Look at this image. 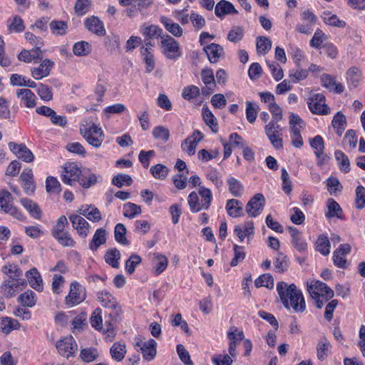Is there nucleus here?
Returning <instances> with one entry per match:
<instances>
[{
  "instance_id": "nucleus-13",
  "label": "nucleus",
  "mask_w": 365,
  "mask_h": 365,
  "mask_svg": "<svg viewBox=\"0 0 365 365\" xmlns=\"http://www.w3.org/2000/svg\"><path fill=\"white\" fill-rule=\"evenodd\" d=\"M81 171L74 163H69L63 168L61 174V180L68 185H72L73 182H78L81 175Z\"/></svg>"
},
{
  "instance_id": "nucleus-27",
  "label": "nucleus",
  "mask_w": 365,
  "mask_h": 365,
  "mask_svg": "<svg viewBox=\"0 0 365 365\" xmlns=\"http://www.w3.org/2000/svg\"><path fill=\"white\" fill-rule=\"evenodd\" d=\"M53 237L56 240L59 245L64 247H73L76 242L71 235L66 230L52 233Z\"/></svg>"
},
{
  "instance_id": "nucleus-3",
  "label": "nucleus",
  "mask_w": 365,
  "mask_h": 365,
  "mask_svg": "<svg viewBox=\"0 0 365 365\" xmlns=\"http://www.w3.org/2000/svg\"><path fill=\"white\" fill-rule=\"evenodd\" d=\"M80 131L90 145L95 148L101 145L104 138L103 132L95 123L83 125L81 127Z\"/></svg>"
},
{
  "instance_id": "nucleus-16",
  "label": "nucleus",
  "mask_w": 365,
  "mask_h": 365,
  "mask_svg": "<svg viewBox=\"0 0 365 365\" xmlns=\"http://www.w3.org/2000/svg\"><path fill=\"white\" fill-rule=\"evenodd\" d=\"M202 80L205 85V88L202 89L204 96H208L212 93L216 86L213 71L210 68L202 69L201 71Z\"/></svg>"
},
{
  "instance_id": "nucleus-55",
  "label": "nucleus",
  "mask_w": 365,
  "mask_h": 365,
  "mask_svg": "<svg viewBox=\"0 0 365 365\" xmlns=\"http://www.w3.org/2000/svg\"><path fill=\"white\" fill-rule=\"evenodd\" d=\"M200 88L196 86H187L182 89V96L187 101H192L200 95Z\"/></svg>"
},
{
  "instance_id": "nucleus-64",
  "label": "nucleus",
  "mask_w": 365,
  "mask_h": 365,
  "mask_svg": "<svg viewBox=\"0 0 365 365\" xmlns=\"http://www.w3.org/2000/svg\"><path fill=\"white\" fill-rule=\"evenodd\" d=\"M330 241L324 235H320L315 242L316 251H330Z\"/></svg>"
},
{
  "instance_id": "nucleus-35",
  "label": "nucleus",
  "mask_w": 365,
  "mask_h": 365,
  "mask_svg": "<svg viewBox=\"0 0 365 365\" xmlns=\"http://www.w3.org/2000/svg\"><path fill=\"white\" fill-rule=\"evenodd\" d=\"M244 334L242 331H240L237 334L233 332L229 334L230 343L228 351L230 354L229 356H231V358H235L237 356V341L242 340Z\"/></svg>"
},
{
  "instance_id": "nucleus-53",
  "label": "nucleus",
  "mask_w": 365,
  "mask_h": 365,
  "mask_svg": "<svg viewBox=\"0 0 365 365\" xmlns=\"http://www.w3.org/2000/svg\"><path fill=\"white\" fill-rule=\"evenodd\" d=\"M19 300L24 306L33 307L36 302V294L31 290H27L19 296Z\"/></svg>"
},
{
  "instance_id": "nucleus-18",
  "label": "nucleus",
  "mask_w": 365,
  "mask_h": 365,
  "mask_svg": "<svg viewBox=\"0 0 365 365\" xmlns=\"http://www.w3.org/2000/svg\"><path fill=\"white\" fill-rule=\"evenodd\" d=\"M53 66V61L49 59H44L38 67L31 69V75L36 80L42 79L50 74Z\"/></svg>"
},
{
  "instance_id": "nucleus-32",
  "label": "nucleus",
  "mask_w": 365,
  "mask_h": 365,
  "mask_svg": "<svg viewBox=\"0 0 365 365\" xmlns=\"http://www.w3.org/2000/svg\"><path fill=\"white\" fill-rule=\"evenodd\" d=\"M20 202L33 217L36 219L41 218V209L35 202L28 198H22L21 199Z\"/></svg>"
},
{
  "instance_id": "nucleus-34",
  "label": "nucleus",
  "mask_w": 365,
  "mask_h": 365,
  "mask_svg": "<svg viewBox=\"0 0 365 365\" xmlns=\"http://www.w3.org/2000/svg\"><path fill=\"white\" fill-rule=\"evenodd\" d=\"M331 12L325 11L322 15L323 21L329 26H335L337 28H344L346 25L344 21H341L336 14L331 15Z\"/></svg>"
},
{
  "instance_id": "nucleus-14",
  "label": "nucleus",
  "mask_w": 365,
  "mask_h": 365,
  "mask_svg": "<svg viewBox=\"0 0 365 365\" xmlns=\"http://www.w3.org/2000/svg\"><path fill=\"white\" fill-rule=\"evenodd\" d=\"M72 227L75 229L80 237L85 238L88 232L90 225L88 222L78 215H71L69 216Z\"/></svg>"
},
{
  "instance_id": "nucleus-22",
  "label": "nucleus",
  "mask_w": 365,
  "mask_h": 365,
  "mask_svg": "<svg viewBox=\"0 0 365 365\" xmlns=\"http://www.w3.org/2000/svg\"><path fill=\"white\" fill-rule=\"evenodd\" d=\"M203 50L207 53L210 63H217L220 56L224 53L223 48L217 43H212L206 46H204Z\"/></svg>"
},
{
  "instance_id": "nucleus-62",
  "label": "nucleus",
  "mask_w": 365,
  "mask_h": 365,
  "mask_svg": "<svg viewBox=\"0 0 365 365\" xmlns=\"http://www.w3.org/2000/svg\"><path fill=\"white\" fill-rule=\"evenodd\" d=\"M275 267L279 272H284L289 267V259L284 252H279L275 262Z\"/></svg>"
},
{
  "instance_id": "nucleus-39",
  "label": "nucleus",
  "mask_w": 365,
  "mask_h": 365,
  "mask_svg": "<svg viewBox=\"0 0 365 365\" xmlns=\"http://www.w3.org/2000/svg\"><path fill=\"white\" fill-rule=\"evenodd\" d=\"M114 235L115 240L123 245H128L130 244L128 240L126 238V228L122 223H118L115 225L114 230Z\"/></svg>"
},
{
  "instance_id": "nucleus-30",
  "label": "nucleus",
  "mask_w": 365,
  "mask_h": 365,
  "mask_svg": "<svg viewBox=\"0 0 365 365\" xmlns=\"http://www.w3.org/2000/svg\"><path fill=\"white\" fill-rule=\"evenodd\" d=\"M107 239V232L103 228L98 229L89 244V249L91 250H97L101 245L106 243Z\"/></svg>"
},
{
  "instance_id": "nucleus-50",
  "label": "nucleus",
  "mask_w": 365,
  "mask_h": 365,
  "mask_svg": "<svg viewBox=\"0 0 365 365\" xmlns=\"http://www.w3.org/2000/svg\"><path fill=\"white\" fill-rule=\"evenodd\" d=\"M201 141V137L197 140H192L191 138H187L181 143V148L183 151L186 152L189 155H193L197 143Z\"/></svg>"
},
{
  "instance_id": "nucleus-40",
  "label": "nucleus",
  "mask_w": 365,
  "mask_h": 365,
  "mask_svg": "<svg viewBox=\"0 0 365 365\" xmlns=\"http://www.w3.org/2000/svg\"><path fill=\"white\" fill-rule=\"evenodd\" d=\"M141 207L133 202H127L123 205V215L125 217L133 219L141 213Z\"/></svg>"
},
{
  "instance_id": "nucleus-10",
  "label": "nucleus",
  "mask_w": 365,
  "mask_h": 365,
  "mask_svg": "<svg viewBox=\"0 0 365 365\" xmlns=\"http://www.w3.org/2000/svg\"><path fill=\"white\" fill-rule=\"evenodd\" d=\"M56 349L61 356L68 358L76 352L77 344L73 336H69L57 341Z\"/></svg>"
},
{
  "instance_id": "nucleus-11",
  "label": "nucleus",
  "mask_w": 365,
  "mask_h": 365,
  "mask_svg": "<svg viewBox=\"0 0 365 365\" xmlns=\"http://www.w3.org/2000/svg\"><path fill=\"white\" fill-rule=\"evenodd\" d=\"M265 203V199L262 194H255L247 202L246 205V212L249 216L255 217L258 216L263 210Z\"/></svg>"
},
{
  "instance_id": "nucleus-60",
  "label": "nucleus",
  "mask_w": 365,
  "mask_h": 365,
  "mask_svg": "<svg viewBox=\"0 0 365 365\" xmlns=\"http://www.w3.org/2000/svg\"><path fill=\"white\" fill-rule=\"evenodd\" d=\"M102 311L100 308H97L93 312L90 322L93 328L96 330H101L103 328V319L101 317Z\"/></svg>"
},
{
  "instance_id": "nucleus-7",
  "label": "nucleus",
  "mask_w": 365,
  "mask_h": 365,
  "mask_svg": "<svg viewBox=\"0 0 365 365\" xmlns=\"http://www.w3.org/2000/svg\"><path fill=\"white\" fill-rule=\"evenodd\" d=\"M13 197L11 194L6 190L0 192V211L9 214L17 220H22L24 216L22 213L13 205Z\"/></svg>"
},
{
  "instance_id": "nucleus-17",
  "label": "nucleus",
  "mask_w": 365,
  "mask_h": 365,
  "mask_svg": "<svg viewBox=\"0 0 365 365\" xmlns=\"http://www.w3.org/2000/svg\"><path fill=\"white\" fill-rule=\"evenodd\" d=\"M136 346L140 348L143 357L146 360L150 361L155 356L157 343L154 339H150L147 341L139 340L136 342Z\"/></svg>"
},
{
  "instance_id": "nucleus-47",
  "label": "nucleus",
  "mask_w": 365,
  "mask_h": 365,
  "mask_svg": "<svg viewBox=\"0 0 365 365\" xmlns=\"http://www.w3.org/2000/svg\"><path fill=\"white\" fill-rule=\"evenodd\" d=\"M49 26L52 34L55 35H64L68 29L67 23L64 21H52Z\"/></svg>"
},
{
  "instance_id": "nucleus-57",
  "label": "nucleus",
  "mask_w": 365,
  "mask_h": 365,
  "mask_svg": "<svg viewBox=\"0 0 365 365\" xmlns=\"http://www.w3.org/2000/svg\"><path fill=\"white\" fill-rule=\"evenodd\" d=\"M2 272L8 275L9 279H11L12 278H21L23 275L22 271L15 264L4 266Z\"/></svg>"
},
{
  "instance_id": "nucleus-56",
  "label": "nucleus",
  "mask_w": 365,
  "mask_h": 365,
  "mask_svg": "<svg viewBox=\"0 0 365 365\" xmlns=\"http://www.w3.org/2000/svg\"><path fill=\"white\" fill-rule=\"evenodd\" d=\"M335 158L339 162L340 168L344 173L350 171V163L348 157L341 150L335 151Z\"/></svg>"
},
{
  "instance_id": "nucleus-33",
  "label": "nucleus",
  "mask_w": 365,
  "mask_h": 365,
  "mask_svg": "<svg viewBox=\"0 0 365 365\" xmlns=\"http://www.w3.org/2000/svg\"><path fill=\"white\" fill-rule=\"evenodd\" d=\"M328 212L326 214L327 217H337L343 219V211L339 204L334 199L329 198L327 201Z\"/></svg>"
},
{
  "instance_id": "nucleus-29",
  "label": "nucleus",
  "mask_w": 365,
  "mask_h": 365,
  "mask_svg": "<svg viewBox=\"0 0 365 365\" xmlns=\"http://www.w3.org/2000/svg\"><path fill=\"white\" fill-rule=\"evenodd\" d=\"M160 22L163 24L165 29L175 37H180L182 35V29L177 24L174 23L170 19L166 16L160 17Z\"/></svg>"
},
{
  "instance_id": "nucleus-2",
  "label": "nucleus",
  "mask_w": 365,
  "mask_h": 365,
  "mask_svg": "<svg viewBox=\"0 0 365 365\" xmlns=\"http://www.w3.org/2000/svg\"><path fill=\"white\" fill-rule=\"evenodd\" d=\"M307 290L315 301L316 307L318 309H321L325 302L334 297V291L320 281H312L310 283H307Z\"/></svg>"
},
{
  "instance_id": "nucleus-9",
  "label": "nucleus",
  "mask_w": 365,
  "mask_h": 365,
  "mask_svg": "<svg viewBox=\"0 0 365 365\" xmlns=\"http://www.w3.org/2000/svg\"><path fill=\"white\" fill-rule=\"evenodd\" d=\"M26 285L24 279L21 278H12L5 280L2 284L1 292L6 297H12L16 293L21 291Z\"/></svg>"
},
{
  "instance_id": "nucleus-48",
  "label": "nucleus",
  "mask_w": 365,
  "mask_h": 365,
  "mask_svg": "<svg viewBox=\"0 0 365 365\" xmlns=\"http://www.w3.org/2000/svg\"><path fill=\"white\" fill-rule=\"evenodd\" d=\"M91 51V45L86 41H79L76 43L73 47V53L78 56L88 55Z\"/></svg>"
},
{
  "instance_id": "nucleus-42",
  "label": "nucleus",
  "mask_w": 365,
  "mask_h": 365,
  "mask_svg": "<svg viewBox=\"0 0 365 365\" xmlns=\"http://www.w3.org/2000/svg\"><path fill=\"white\" fill-rule=\"evenodd\" d=\"M199 195L201 197V207L204 210H208L212 202V195L211 190L205 187H200L199 189Z\"/></svg>"
},
{
  "instance_id": "nucleus-19",
  "label": "nucleus",
  "mask_w": 365,
  "mask_h": 365,
  "mask_svg": "<svg viewBox=\"0 0 365 365\" xmlns=\"http://www.w3.org/2000/svg\"><path fill=\"white\" fill-rule=\"evenodd\" d=\"M310 146L314 150V154L318 160V165H322L327 156L324 155V143L321 135H316L310 140Z\"/></svg>"
},
{
  "instance_id": "nucleus-25",
  "label": "nucleus",
  "mask_w": 365,
  "mask_h": 365,
  "mask_svg": "<svg viewBox=\"0 0 365 365\" xmlns=\"http://www.w3.org/2000/svg\"><path fill=\"white\" fill-rule=\"evenodd\" d=\"M26 277L30 286L38 292L43 290V280L40 273L36 268L26 272Z\"/></svg>"
},
{
  "instance_id": "nucleus-52",
  "label": "nucleus",
  "mask_w": 365,
  "mask_h": 365,
  "mask_svg": "<svg viewBox=\"0 0 365 365\" xmlns=\"http://www.w3.org/2000/svg\"><path fill=\"white\" fill-rule=\"evenodd\" d=\"M187 202L191 212H198L202 210H204L201 207V202H200L199 196L195 192L190 193L187 197Z\"/></svg>"
},
{
  "instance_id": "nucleus-8",
  "label": "nucleus",
  "mask_w": 365,
  "mask_h": 365,
  "mask_svg": "<svg viewBox=\"0 0 365 365\" xmlns=\"http://www.w3.org/2000/svg\"><path fill=\"white\" fill-rule=\"evenodd\" d=\"M310 111L317 115H327L330 108L325 103V96L322 93L312 95L307 102Z\"/></svg>"
},
{
  "instance_id": "nucleus-54",
  "label": "nucleus",
  "mask_w": 365,
  "mask_h": 365,
  "mask_svg": "<svg viewBox=\"0 0 365 365\" xmlns=\"http://www.w3.org/2000/svg\"><path fill=\"white\" fill-rule=\"evenodd\" d=\"M46 188L47 192L58 194L61 191V184L58 180L52 176H49L46 180Z\"/></svg>"
},
{
  "instance_id": "nucleus-21",
  "label": "nucleus",
  "mask_w": 365,
  "mask_h": 365,
  "mask_svg": "<svg viewBox=\"0 0 365 365\" xmlns=\"http://www.w3.org/2000/svg\"><path fill=\"white\" fill-rule=\"evenodd\" d=\"M85 26L92 33L103 36L106 34V30L103 22L96 16L88 18L85 21Z\"/></svg>"
},
{
  "instance_id": "nucleus-63",
  "label": "nucleus",
  "mask_w": 365,
  "mask_h": 365,
  "mask_svg": "<svg viewBox=\"0 0 365 365\" xmlns=\"http://www.w3.org/2000/svg\"><path fill=\"white\" fill-rule=\"evenodd\" d=\"M356 207L357 209H362L365 207V187L359 185L356 188Z\"/></svg>"
},
{
  "instance_id": "nucleus-20",
  "label": "nucleus",
  "mask_w": 365,
  "mask_h": 365,
  "mask_svg": "<svg viewBox=\"0 0 365 365\" xmlns=\"http://www.w3.org/2000/svg\"><path fill=\"white\" fill-rule=\"evenodd\" d=\"M168 258L161 254L154 253L151 260L152 272L158 276L163 273L168 267Z\"/></svg>"
},
{
  "instance_id": "nucleus-4",
  "label": "nucleus",
  "mask_w": 365,
  "mask_h": 365,
  "mask_svg": "<svg viewBox=\"0 0 365 365\" xmlns=\"http://www.w3.org/2000/svg\"><path fill=\"white\" fill-rule=\"evenodd\" d=\"M97 300L106 309L110 310V315L113 318L121 312V307L117 299L110 292L104 289L97 292Z\"/></svg>"
},
{
  "instance_id": "nucleus-12",
  "label": "nucleus",
  "mask_w": 365,
  "mask_h": 365,
  "mask_svg": "<svg viewBox=\"0 0 365 365\" xmlns=\"http://www.w3.org/2000/svg\"><path fill=\"white\" fill-rule=\"evenodd\" d=\"M9 150L19 158L26 163L34 160V156L32 152L23 143L18 144L14 142L9 143Z\"/></svg>"
},
{
  "instance_id": "nucleus-5",
  "label": "nucleus",
  "mask_w": 365,
  "mask_h": 365,
  "mask_svg": "<svg viewBox=\"0 0 365 365\" xmlns=\"http://www.w3.org/2000/svg\"><path fill=\"white\" fill-rule=\"evenodd\" d=\"M160 48L163 53L170 60H177L182 55L178 41L168 34L161 36Z\"/></svg>"
},
{
  "instance_id": "nucleus-28",
  "label": "nucleus",
  "mask_w": 365,
  "mask_h": 365,
  "mask_svg": "<svg viewBox=\"0 0 365 365\" xmlns=\"http://www.w3.org/2000/svg\"><path fill=\"white\" fill-rule=\"evenodd\" d=\"M242 204L236 199L227 200L226 204V210L228 215L232 217H237L243 215Z\"/></svg>"
},
{
  "instance_id": "nucleus-51",
  "label": "nucleus",
  "mask_w": 365,
  "mask_h": 365,
  "mask_svg": "<svg viewBox=\"0 0 365 365\" xmlns=\"http://www.w3.org/2000/svg\"><path fill=\"white\" fill-rule=\"evenodd\" d=\"M112 183L116 187L120 188L123 186L124 183L127 186L131 185L133 183V180L129 175L119 173L113 178Z\"/></svg>"
},
{
  "instance_id": "nucleus-49",
  "label": "nucleus",
  "mask_w": 365,
  "mask_h": 365,
  "mask_svg": "<svg viewBox=\"0 0 365 365\" xmlns=\"http://www.w3.org/2000/svg\"><path fill=\"white\" fill-rule=\"evenodd\" d=\"M361 70L357 67L350 68L347 73V81L351 84L354 88H356L360 81Z\"/></svg>"
},
{
  "instance_id": "nucleus-44",
  "label": "nucleus",
  "mask_w": 365,
  "mask_h": 365,
  "mask_svg": "<svg viewBox=\"0 0 365 365\" xmlns=\"http://www.w3.org/2000/svg\"><path fill=\"white\" fill-rule=\"evenodd\" d=\"M256 46L258 53L266 54L272 48V42L267 37L259 36L257 38Z\"/></svg>"
},
{
  "instance_id": "nucleus-37",
  "label": "nucleus",
  "mask_w": 365,
  "mask_h": 365,
  "mask_svg": "<svg viewBox=\"0 0 365 365\" xmlns=\"http://www.w3.org/2000/svg\"><path fill=\"white\" fill-rule=\"evenodd\" d=\"M331 347V346L327 339H322L317 346V358L319 360H324L327 358Z\"/></svg>"
},
{
  "instance_id": "nucleus-26",
  "label": "nucleus",
  "mask_w": 365,
  "mask_h": 365,
  "mask_svg": "<svg viewBox=\"0 0 365 365\" xmlns=\"http://www.w3.org/2000/svg\"><path fill=\"white\" fill-rule=\"evenodd\" d=\"M110 354L113 359L121 361L126 354V346L124 341L115 342L110 349Z\"/></svg>"
},
{
  "instance_id": "nucleus-1",
  "label": "nucleus",
  "mask_w": 365,
  "mask_h": 365,
  "mask_svg": "<svg viewBox=\"0 0 365 365\" xmlns=\"http://www.w3.org/2000/svg\"><path fill=\"white\" fill-rule=\"evenodd\" d=\"M277 291L285 308H292L295 312H304L306 303L304 296L295 284L288 285L284 282H279L277 284Z\"/></svg>"
},
{
  "instance_id": "nucleus-6",
  "label": "nucleus",
  "mask_w": 365,
  "mask_h": 365,
  "mask_svg": "<svg viewBox=\"0 0 365 365\" xmlns=\"http://www.w3.org/2000/svg\"><path fill=\"white\" fill-rule=\"evenodd\" d=\"M86 298V288L79 282L74 281L70 284L68 294L65 297V304L69 307H73L80 304Z\"/></svg>"
},
{
  "instance_id": "nucleus-43",
  "label": "nucleus",
  "mask_w": 365,
  "mask_h": 365,
  "mask_svg": "<svg viewBox=\"0 0 365 365\" xmlns=\"http://www.w3.org/2000/svg\"><path fill=\"white\" fill-rule=\"evenodd\" d=\"M150 172L155 178L164 180L168 175L169 168L165 165L157 164L150 168Z\"/></svg>"
},
{
  "instance_id": "nucleus-38",
  "label": "nucleus",
  "mask_w": 365,
  "mask_h": 365,
  "mask_svg": "<svg viewBox=\"0 0 365 365\" xmlns=\"http://www.w3.org/2000/svg\"><path fill=\"white\" fill-rule=\"evenodd\" d=\"M98 178L94 173H86L84 172L78 181L79 184L85 189H88L98 182Z\"/></svg>"
},
{
  "instance_id": "nucleus-58",
  "label": "nucleus",
  "mask_w": 365,
  "mask_h": 365,
  "mask_svg": "<svg viewBox=\"0 0 365 365\" xmlns=\"http://www.w3.org/2000/svg\"><path fill=\"white\" fill-rule=\"evenodd\" d=\"M91 6V2L90 0H77L74 10L78 16H83L89 11Z\"/></svg>"
},
{
  "instance_id": "nucleus-23",
  "label": "nucleus",
  "mask_w": 365,
  "mask_h": 365,
  "mask_svg": "<svg viewBox=\"0 0 365 365\" xmlns=\"http://www.w3.org/2000/svg\"><path fill=\"white\" fill-rule=\"evenodd\" d=\"M237 13L233 4L226 0H220L215 7V14L220 18L227 14Z\"/></svg>"
},
{
  "instance_id": "nucleus-15",
  "label": "nucleus",
  "mask_w": 365,
  "mask_h": 365,
  "mask_svg": "<svg viewBox=\"0 0 365 365\" xmlns=\"http://www.w3.org/2000/svg\"><path fill=\"white\" fill-rule=\"evenodd\" d=\"M19 180L22 182V186L26 194H34L36 185L34 181V175L31 168H26L23 170L19 177Z\"/></svg>"
},
{
  "instance_id": "nucleus-46",
  "label": "nucleus",
  "mask_w": 365,
  "mask_h": 365,
  "mask_svg": "<svg viewBox=\"0 0 365 365\" xmlns=\"http://www.w3.org/2000/svg\"><path fill=\"white\" fill-rule=\"evenodd\" d=\"M142 33L145 36V41L153 38H161V36H163V30L155 25L145 27Z\"/></svg>"
},
{
  "instance_id": "nucleus-41",
  "label": "nucleus",
  "mask_w": 365,
  "mask_h": 365,
  "mask_svg": "<svg viewBox=\"0 0 365 365\" xmlns=\"http://www.w3.org/2000/svg\"><path fill=\"white\" fill-rule=\"evenodd\" d=\"M229 191L235 197H240L242 193V184L236 178L231 177L227 179Z\"/></svg>"
},
{
  "instance_id": "nucleus-31",
  "label": "nucleus",
  "mask_w": 365,
  "mask_h": 365,
  "mask_svg": "<svg viewBox=\"0 0 365 365\" xmlns=\"http://www.w3.org/2000/svg\"><path fill=\"white\" fill-rule=\"evenodd\" d=\"M346 124L347 122L345 115L341 111L337 112L333 118L331 125L336 129V133L339 136L342 135Z\"/></svg>"
},
{
  "instance_id": "nucleus-24",
  "label": "nucleus",
  "mask_w": 365,
  "mask_h": 365,
  "mask_svg": "<svg viewBox=\"0 0 365 365\" xmlns=\"http://www.w3.org/2000/svg\"><path fill=\"white\" fill-rule=\"evenodd\" d=\"M16 95L21 99V103H23L27 108H33L36 106V97L34 93L27 88L18 90Z\"/></svg>"
},
{
  "instance_id": "nucleus-59",
  "label": "nucleus",
  "mask_w": 365,
  "mask_h": 365,
  "mask_svg": "<svg viewBox=\"0 0 365 365\" xmlns=\"http://www.w3.org/2000/svg\"><path fill=\"white\" fill-rule=\"evenodd\" d=\"M153 135L155 139L167 142L170 138V132L167 128L158 125L153 128Z\"/></svg>"
},
{
  "instance_id": "nucleus-45",
  "label": "nucleus",
  "mask_w": 365,
  "mask_h": 365,
  "mask_svg": "<svg viewBox=\"0 0 365 365\" xmlns=\"http://www.w3.org/2000/svg\"><path fill=\"white\" fill-rule=\"evenodd\" d=\"M255 285L257 288L264 287L272 289L274 287V279L270 274H263L255 279Z\"/></svg>"
},
{
  "instance_id": "nucleus-61",
  "label": "nucleus",
  "mask_w": 365,
  "mask_h": 365,
  "mask_svg": "<svg viewBox=\"0 0 365 365\" xmlns=\"http://www.w3.org/2000/svg\"><path fill=\"white\" fill-rule=\"evenodd\" d=\"M8 29L11 32L21 33L24 31L25 26L23 19L19 16H15L12 21L8 25Z\"/></svg>"
},
{
  "instance_id": "nucleus-36",
  "label": "nucleus",
  "mask_w": 365,
  "mask_h": 365,
  "mask_svg": "<svg viewBox=\"0 0 365 365\" xmlns=\"http://www.w3.org/2000/svg\"><path fill=\"white\" fill-rule=\"evenodd\" d=\"M202 116L205 123L214 133H217L218 131L217 119L207 107L202 108Z\"/></svg>"
}]
</instances>
